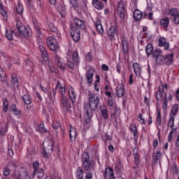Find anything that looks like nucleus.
<instances>
[{"mask_svg":"<svg viewBox=\"0 0 179 179\" xmlns=\"http://www.w3.org/2000/svg\"><path fill=\"white\" fill-rule=\"evenodd\" d=\"M158 46L164 47V50H169V48H170V43H166L164 38H159Z\"/></svg>","mask_w":179,"mask_h":179,"instance_id":"obj_16","label":"nucleus"},{"mask_svg":"<svg viewBox=\"0 0 179 179\" xmlns=\"http://www.w3.org/2000/svg\"><path fill=\"white\" fill-rule=\"evenodd\" d=\"M53 152H55L56 154H55V156L56 155L57 157H59V147L57 146L55 147Z\"/></svg>","mask_w":179,"mask_h":179,"instance_id":"obj_64","label":"nucleus"},{"mask_svg":"<svg viewBox=\"0 0 179 179\" xmlns=\"http://www.w3.org/2000/svg\"><path fill=\"white\" fill-rule=\"evenodd\" d=\"M134 159L136 166H139L141 163L139 155H134Z\"/></svg>","mask_w":179,"mask_h":179,"instance_id":"obj_54","label":"nucleus"},{"mask_svg":"<svg viewBox=\"0 0 179 179\" xmlns=\"http://www.w3.org/2000/svg\"><path fill=\"white\" fill-rule=\"evenodd\" d=\"M57 9L62 17H65V16H66V8H65V6L62 5H59Z\"/></svg>","mask_w":179,"mask_h":179,"instance_id":"obj_26","label":"nucleus"},{"mask_svg":"<svg viewBox=\"0 0 179 179\" xmlns=\"http://www.w3.org/2000/svg\"><path fill=\"white\" fill-rule=\"evenodd\" d=\"M55 146L54 145V142L51 141L48 143V145L44 148V150L43 151V157H46V159H48L50 157L51 153L54 152Z\"/></svg>","mask_w":179,"mask_h":179,"instance_id":"obj_6","label":"nucleus"},{"mask_svg":"<svg viewBox=\"0 0 179 179\" xmlns=\"http://www.w3.org/2000/svg\"><path fill=\"white\" fill-rule=\"evenodd\" d=\"M95 27L99 34H104V29L103 28V25L101 24V21L100 20L95 22Z\"/></svg>","mask_w":179,"mask_h":179,"instance_id":"obj_17","label":"nucleus"},{"mask_svg":"<svg viewBox=\"0 0 179 179\" xmlns=\"http://www.w3.org/2000/svg\"><path fill=\"white\" fill-rule=\"evenodd\" d=\"M0 13L2 15L4 19H7L8 17V14L6 13V10L3 9V6L0 3Z\"/></svg>","mask_w":179,"mask_h":179,"instance_id":"obj_43","label":"nucleus"},{"mask_svg":"<svg viewBox=\"0 0 179 179\" xmlns=\"http://www.w3.org/2000/svg\"><path fill=\"white\" fill-rule=\"evenodd\" d=\"M176 132H177V127L174 128V127H173L168 136V142L170 143H171V141H173V135L176 134Z\"/></svg>","mask_w":179,"mask_h":179,"instance_id":"obj_36","label":"nucleus"},{"mask_svg":"<svg viewBox=\"0 0 179 179\" xmlns=\"http://www.w3.org/2000/svg\"><path fill=\"white\" fill-rule=\"evenodd\" d=\"M66 65H67V67L69 69H73L74 66H75V64H73V62L68 60L67 62H66Z\"/></svg>","mask_w":179,"mask_h":179,"instance_id":"obj_59","label":"nucleus"},{"mask_svg":"<svg viewBox=\"0 0 179 179\" xmlns=\"http://www.w3.org/2000/svg\"><path fill=\"white\" fill-rule=\"evenodd\" d=\"M52 127H53L54 129H58V128H59V127H61V123H59V122H58V121H54L52 122Z\"/></svg>","mask_w":179,"mask_h":179,"instance_id":"obj_56","label":"nucleus"},{"mask_svg":"<svg viewBox=\"0 0 179 179\" xmlns=\"http://www.w3.org/2000/svg\"><path fill=\"white\" fill-rule=\"evenodd\" d=\"M56 62H57L58 68H60L62 71H64L65 69V64L59 61V57H56Z\"/></svg>","mask_w":179,"mask_h":179,"instance_id":"obj_42","label":"nucleus"},{"mask_svg":"<svg viewBox=\"0 0 179 179\" xmlns=\"http://www.w3.org/2000/svg\"><path fill=\"white\" fill-rule=\"evenodd\" d=\"M71 101H72L69 99H66L65 96H62L61 106L64 114H66V113L69 111V109L72 108Z\"/></svg>","mask_w":179,"mask_h":179,"instance_id":"obj_4","label":"nucleus"},{"mask_svg":"<svg viewBox=\"0 0 179 179\" xmlns=\"http://www.w3.org/2000/svg\"><path fill=\"white\" fill-rule=\"evenodd\" d=\"M39 51L42 58H44V61H48V53L47 52V49L43 45H39Z\"/></svg>","mask_w":179,"mask_h":179,"instance_id":"obj_13","label":"nucleus"},{"mask_svg":"<svg viewBox=\"0 0 179 179\" xmlns=\"http://www.w3.org/2000/svg\"><path fill=\"white\" fill-rule=\"evenodd\" d=\"M59 93H61L62 94V97H65L64 94H65V88L62 87V86L59 87Z\"/></svg>","mask_w":179,"mask_h":179,"instance_id":"obj_62","label":"nucleus"},{"mask_svg":"<svg viewBox=\"0 0 179 179\" xmlns=\"http://www.w3.org/2000/svg\"><path fill=\"white\" fill-rule=\"evenodd\" d=\"M129 129L131 132L134 134V139L136 142L138 141V128L136 127V124H130Z\"/></svg>","mask_w":179,"mask_h":179,"instance_id":"obj_15","label":"nucleus"},{"mask_svg":"<svg viewBox=\"0 0 179 179\" xmlns=\"http://www.w3.org/2000/svg\"><path fill=\"white\" fill-rule=\"evenodd\" d=\"M103 177L106 179H115V176H114V169L110 166H107L105 169Z\"/></svg>","mask_w":179,"mask_h":179,"instance_id":"obj_10","label":"nucleus"},{"mask_svg":"<svg viewBox=\"0 0 179 179\" xmlns=\"http://www.w3.org/2000/svg\"><path fill=\"white\" fill-rule=\"evenodd\" d=\"M22 100L24 101V103L27 105L31 104V99L30 98V95L24 94L22 96Z\"/></svg>","mask_w":179,"mask_h":179,"instance_id":"obj_39","label":"nucleus"},{"mask_svg":"<svg viewBox=\"0 0 179 179\" xmlns=\"http://www.w3.org/2000/svg\"><path fill=\"white\" fill-rule=\"evenodd\" d=\"M38 131H40L41 132V134H43V132H45V134H46L47 130L45 129V128H44V124H40L38 129Z\"/></svg>","mask_w":179,"mask_h":179,"instance_id":"obj_60","label":"nucleus"},{"mask_svg":"<svg viewBox=\"0 0 179 179\" xmlns=\"http://www.w3.org/2000/svg\"><path fill=\"white\" fill-rule=\"evenodd\" d=\"M9 110L11 113H13L14 115H20L22 114V111L17 109L16 105L13 104L10 106Z\"/></svg>","mask_w":179,"mask_h":179,"instance_id":"obj_23","label":"nucleus"},{"mask_svg":"<svg viewBox=\"0 0 179 179\" xmlns=\"http://www.w3.org/2000/svg\"><path fill=\"white\" fill-rule=\"evenodd\" d=\"M168 127H170V128H173V127H174V116H170L168 122Z\"/></svg>","mask_w":179,"mask_h":179,"instance_id":"obj_50","label":"nucleus"},{"mask_svg":"<svg viewBox=\"0 0 179 179\" xmlns=\"http://www.w3.org/2000/svg\"><path fill=\"white\" fill-rule=\"evenodd\" d=\"M3 176L6 177L7 176H9V174H10V170L9 169L8 167H5L3 169Z\"/></svg>","mask_w":179,"mask_h":179,"instance_id":"obj_55","label":"nucleus"},{"mask_svg":"<svg viewBox=\"0 0 179 179\" xmlns=\"http://www.w3.org/2000/svg\"><path fill=\"white\" fill-rule=\"evenodd\" d=\"M70 33L73 41L78 43V41L80 40V29H79V28L74 26H71Z\"/></svg>","mask_w":179,"mask_h":179,"instance_id":"obj_5","label":"nucleus"},{"mask_svg":"<svg viewBox=\"0 0 179 179\" xmlns=\"http://www.w3.org/2000/svg\"><path fill=\"white\" fill-rule=\"evenodd\" d=\"M14 33H15V31H13V30L8 31L6 29V38H8V40H9L10 41H12V40H13V34Z\"/></svg>","mask_w":179,"mask_h":179,"instance_id":"obj_37","label":"nucleus"},{"mask_svg":"<svg viewBox=\"0 0 179 179\" xmlns=\"http://www.w3.org/2000/svg\"><path fill=\"white\" fill-rule=\"evenodd\" d=\"M16 27L21 36H23L24 38H29L31 36V30L29 27H26L22 21L17 20L16 24Z\"/></svg>","mask_w":179,"mask_h":179,"instance_id":"obj_3","label":"nucleus"},{"mask_svg":"<svg viewBox=\"0 0 179 179\" xmlns=\"http://www.w3.org/2000/svg\"><path fill=\"white\" fill-rule=\"evenodd\" d=\"M124 6H125V3H124L123 1H119L117 5V10H121V9H125Z\"/></svg>","mask_w":179,"mask_h":179,"instance_id":"obj_52","label":"nucleus"},{"mask_svg":"<svg viewBox=\"0 0 179 179\" xmlns=\"http://www.w3.org/2000/svg\"><path fill=\"white\" fill-rule=\"evenodd\" d=\"M37 174V177L38 179L44 178V170L43 169H40L38 171L36 172Z\"/></svg>","mask_w":179,"mask_h":179,"instance_id":"obj_44","label":"nucleus"},{"mask_svg":"<svg viewBox=\"0 0 179 179\" xmlns=\"http://www.w3.org/2000/svg\"><path fill=\"white\" fill-rule=\"evenodd\" d=\"M170 19L175 24H179V14L175 17H171Z\"/></svg>","mask_w":179,"mask_h":179,"instance_id":"obj_51","label":"nucleus"},{"mask_svg":"<svg viewBox=\"0 0 179 179\" xmlns=\"http://www.w3.org/2000/svg\"><path fill=\"white\" fill-rule=\"evenodd\" d=\"M96 81L94 82V89L96 90V92H99L100 90L99 89V86L97 85V83H100V76L99 75L96 76Z\"/></svg>","mask_w":179,"mask_h":179,"instance_id":"obj_49","label":"nucleus"},{"mask_svg":"<svg viewBox=\"0 0 179 179\" xmlns=\"http://www.w3.org/2000/svg\"><path fill=\"white\" fill-rule=\"evenodd\" d=\"M145 52L148 57L151 54H153V45L152 43H148L145 48Z\"/></svg>","mask_w":179,"mask_h":179,"instance_id":"obj_33","label":"nucleus"},{"mask_svg":"<svg viewBox=\"0 0 179 179\" xmlns=\"http://www.w3.org/2000/svg\"><path fill=\"white\" fill-rule=\"evenodd\" d=\"M69 2L72 6V8H73V9H78V6H79V3H78V0H69Z\"/></svg>","mask_w":179,"mask_h":179,"instance_id":"obj_48","label":"nucleus"},{"mask_svg":"<svg viewBox=\"0 0 179 179\" xmlns=\"http://www.w3.org/2000/svg\"><path fill=\"white\" fill-rule=\"evenodd\" d=\"M152 58L155 59L157 65H162V59L163 58V51L160 49H156L152 52Z\"/></svg>","mask_w":179,"mask_h":179,"instance_id":"obj_7","label":"nucleus"},{"mask_svg":"<svg viewBox=\"0 0 179 179\" xmlns=\"http://www.w3.org/2000/svg\"><path fill=\"white\" fill-rule=\"evenodd\" d=\"M122 44L123 54L128 53V51H129V45L128 44V41H122Z\"/></svg>","mask_w":179,"mask_h":179,"instance_id":"obj_28","label":"nucleus"},{"mask_svg":"<svg viewBox=\"0 0 179 179\" xmlns=\"http://www.w3.org/2000/svg\"><path fill=\"white\" fill-rule=\"evenodd\" d=\"M34 29L36 31V34L39 37V38H43L44 37V34H43V31L40 28V25L37 24V22L34 23Z\"/></svg>","mask_w":179,"mask_h":179,"instance_id":"obj_20","label":"nucleus"},{"mask_svg":"<svg viewBox=\"0 0 179 179\" xmlns=\"http://www.w3.org/2000/svg\"><path fill=\"white\" fill-rule=\"evenodd\" d=\"M173 54H167L165 57L162 56V64L164 65L166 64L168 66L173 65Z\"/></svg>","mask_w":179,"mask_h":179,"instance_id":"obj_9","label":"nucleus"},{"mask_svg":"<svg viewBox=\"0 0 179 179\" xmlns=\"http://www.w3.org/2000/svg\"><path fill=\"white\" fill-rule=\"evenodd\" d=\"M102 139L105 142H107V141H111V137L110 136V135L106 133V136H102Z\"/></svg>","mask_w":179,"mask_h":179,"instance_id":"obj_61","label":"nucleus"},{"mask_svg":"<svg viewBox=\"0 0 179 179\" xmlns=\"http://www.w3.org/2000/svg\"><path fill=\"white\" fill-rule=\"evenodd\" d=\"M84 171L82 167L78 166L76 172V176L77 179H83Z\"/></svg>","mask_w":179,"mask_h":179,"instance_id":"obj_27","label":"nucleus"},{"mask_svg":"<svg viewBox=\"0 0 179 179\" xmlns=\"http://www.w3.org/2000/svg\"><path fill=\"white\" fill-rule=\"evenodd\" d=\"M33 167H34V171L32 172V177H35L36 176V172L38 171V167H40V162H38V161H35L33 163Z\"/></svg>","mask_w":179,"mask_h":179,"instance_id":"obj_31","label":"nucleus"},{"mask_svg":"<svg viewBox=\"0 0 179 179\" xmlns=\"http://www.w3.org/2000/svg\"><path fill=\"white\" fill-rule=\"evenodd\" d=\"M70 139L72 141V138L76 139V129L71 127L69 131Z\"/></svg>","mask_w":179,"mask_h":179,"instance_id":"obj_38","label":"nucleus"},{"mask_svg":"<svg viewBox=\"0 0 179 179\" xmlns=\"http://www.w3.org/2000/svg\"><path fill=\"white\" fill-rule=\"evenodd\" d=\"M72 26H73L74 27L75 26H77L78 27L81 29V30H85V29H86V25H85V22H83L82 20L78 17H74Z\"/></svg>","mask_w":179,"mask_h":179,"instance_id":"obj_11","label":"nucleus"},{"mask_svg":"<svg viewBox=\"0 0 179 179\" xmlns=\"http://www.w3.org/2000/svg\"><path fill=\"white\" fill-rule=\"evenodd\" d=\"M169 23H170V18L168 17L160 20V24L163 27H169Z\"/></svg>","mask_w":179,"mask_h":179,"instance_id":"obj_29","label":"nucleus"},{"mask_svg":"<svg viewBox=\"0 0 179 179\" xmlns=\"http://www.w3.org/2000/svg\"><path fill=\"white\" fill-rule=\"evenodd\" d=\"M0 78L1 79V82H6V72L3 69L0 70Z\"/></svg>","mask_w":179,"mask_h":179,"instance_id":"obj_45","label":"nucleus"},{"mask_svg":"<svg viewBox=\"0 0 179 179\" xmlns=\"http://www.w3.org/2000/svg\"><path fill=\"white\" fill-rule=\"evenodd\" d=\"M72 59L74 62V64H79L80 61L79 60V53L78 52V50H75L72 55Z\"/></svg>","mask_w":179,"mask_h":179,"instance_id":"obj_32","label":"nucleus"},{"mask_svg":"<svg viewBox=\"0 0 179 179\" xmlns=\"http://www.w3.org/2000/svg\"><path fill=\"white\" fill-rule=\"evenodd\" d=\"M69 94L70 100L73 104V103L76 101V93H75V91H73V90H69Z\"/></svg>","mask_w":179,"mask_h":179,"instance_id":"obj_30","label":"nucleus"},{"mask_svg":"<svg viewBox=\"0 0 179 179\" xmlns=\"http://www.w3.org/2000/svg\"><path fill=\"white\" fill-rule=\"evenodd\" d=\"M8 108H9V102H8V99H3V113H8Z\"/></svg>","mask_w":179,"mask_h":179,"instance_id":"obj_35","label":"nucleus"},{"mask_svg":"<svg viewBox=\"0 0 179 179\" xmlns=\"http://www.w3.org/2000/svg\"><path fill=\"white\" fill-rule=\"evenodd\" d=\"M92 4L96 9H99V10H101V9L104 8V6L100 0H92Z\"/></svg>","mask_w":179,"mask_h":179,"instance_id":"obj_21","label":"nucleus"},{"mask_svg":"<svg viewBox=\"0 0 179 179\" xmlns=\"http://www.w3.org/2000/svg\"><path fill=\"white\" fill-rule=\"evenodd\" d=\"M124 92H125L124 85H118L116 87V93H117V97H122V96H124Z\"/></svg>","mask_w":179,"mask_h":179,"instance_id":"obj_22","label":"nucleus"},{"mask_svg":"<svg viewBox=\"0 0 179 179\" xmlns=\"http://www.w3.org/2000/svg\"><path fill=\"white\" fill-rule=\"evenodd\" d=\"M153 160L155 163H159L160 159H162V152L157 150L156 152H153Z\"/></svg>","mask_w":179,"mask_h":179,"instance_id":"obj_25","label":"nucleus"},{"mask_svg":"<svg viewBox=\"0 0 179 179\" xmlns=\"http://www.w3.org/2000/svg\"><path fill=\"white\" fill-rule=\"evenodd\" d=\"M59 86H61V83H60L59 81H57L56 87L52 90V94H53V96L55 97V94H57V90L58 89V87H59Z\"/></svg>","mask_w":179,"mask_h":179,"instance_id":"obj_57","label":"nucleus"},{"mask_svg":"<svg viewBox=\"0 0 179 179\" xmlns=\"http://www.w3.org/2000/svg\"><path fill=\"white\" fill-rule=\"evenodd\" d=\"M115 31H117V25H112L108 30V37L110 38V40H114Z\"/></svg>","mask_w":179,"mask_h":179,"instance_id":"obj_12","label":"nucleus"},{"mask_svg":"<svg viewBox=\"0 0 179 179\" xmlns=\"http://www.w3.org/2000/svg\"><path fill=\"white\" fill-rule=\"evenodd\" d=\"M142 114L141 113H139L138 114V117L140 118V120H139V122L140 124H146V122L145 121V119L143 117H142Z\"/></svg>","mask_w":179,"mask_h":179,"instance_id":"obj_63","label":"nucleus"},{"mask_svg":"<svg viewBox=\"0 0 179 179\" xmlns=\"http://www.w3.org/2000/svg\"><path fill=\"white\" fill-rule=\"evenodd\" d=\"M47 44L51 51H55L58 48V43L57 39L52 36L47 38Z\"/></svg>","mask_w":179,"mask_h":179,"instance_id":"obj_8","label":"nucleus"},{"mask_svg":"<svg viewBox=\"0 0 179 179\" xmlns=\"http://www.w3.org/2000/svg\"><path fill=\"white\" fill-rule=\"evenodd\" d=\"M133 69H134V72L136 75V76H141V72L142 71L141 69V65L138 64V62H134L133 64Z\"/></svg>","mask_w":179,"mask_h":179,"instance_id":"obj_18","label":"nucleus"},{"mask_svg":"<svg viewBox=\"0 0 179 179\" xmlns=\"http://www.w3.org/2000/svg\"><path fill=\"white\" fill-rule=\"evenodd\" d=\"M16 10H17V13H18V15H22L23 13V6L19 4Z\"/></svg>","mask_w":179,"mask_h":179,"instance_id":"obj_58","label":"nucleus"},{"mask_svg":"<svg viewBox=\"0 0 179 179\" xmlns=\"http://www.w3.org/2000/svg\"><path fill=\"white\" fill-rule=\"evenodd\" d=\"M134 19L136 21L141 20L143 17V13L139 10H135L133 13Z\"/></svg>","mask_w":179,"mask_h":179,"instance_id":"obj_19","label":"nucleus"},{"mask_svg":"<svg viewBox=\"0 0 179 179\" xmlns=\"http://www.w3.org/2000/svg\"><path fill=\"white\" fill-rule=\"evenodd\" d=\"M156 124H157V125H159V127H162V113L160 112V110H158V113H157V116L156 118Z\"/></svg>","mask_w":179,"mask_h":179,"instance_id":"obj_40","label":"nucleus"},{"mask_svg":"<svg viewBox=\"0 0 179 179\" xmlns=\"http://www.w3.org/2000/svg\"><path fill=\"white\" fill-rule=\"evenodd\" d=\"M11 86L14 89H17L19 87V79L16 74H13L11 76Z\"/></svg>","mask_w":179,"mask_h":179,"instance_id":"obj_14","label":"nucleus"},{"mask_svg":"<svg viewBox=\"0 0 179 179\" xmlns=\"http://www.w3.org/2000/svg\"><path fill=\"white\" fill-rule=\"evenodd\" d=\"M83 165L85 171H94V161L90 160V157L87 152H85L83 154Z\"/></svg>","mask_w":179,"mask_h":179,"instance_id":"obj_2","label":"nucleus"},{"mask_svg":"<svg viewBox=\"0 0 179 179\" xmlns=\"http://www.w3.org/2000/svg\"><path fill=\"white\" fill-rule=\"evenodd\" d=\"M47 24L51 31L53 33H57V27H55L52 22L47 20Z\"/></svg>","mask_w":179,"mask_h":179,"instance_id":"obj_34","label":"nucleus"},{"mask_svg":"<svg viewBox=\"0 0 179 179\" xmlns=\"http://www.w3.org/2000/svg\"><path fill=\"white\" fill-rule=\"evenodd\" d=\"M169 15H171V17H173L179 15L178 10L176 8H173L169 10Z\"/></svg>","mask_w":179,"mask_h":179,"instance_id":"obj_41","label":"nucleus"},{"mask_svg":"<svg viewBox=\"0 0 179 179\" xmlns=\"http://www.w3.org/2000/svg\"><path fill=\"white\" fill-rule=\"evenodd\" d=\"M101 111L104 120H108V114L107 113V109H101Z\"/></svg>","mask_w":179,"mask_h":179,"instance_id":"obj_53","label":"nucleus"},{"mask_svg":"<svg viewBox=\"0 0 179 179\" xmlns=\"http://www.w3.org/2000/svg\"><path fill=\"white\" fill-rule=\"evenodd\" d=\"M93 75H94L93 69H90L88 71H87L86 76H87V80L88 83H93Z\"/></svg>","mask_w":179,"mask_h":179,"instance_id":"obj_24","label":"nucleus"},{"mask_svg":"<svg viewBox=\"0 0 179 179\" xmlns=\"http://www.w3.org/2000/svg\"><path fill=\"white\" fill-rule=\"evenodd\" d=\"M177 113H178V105L175 104L172 106L171 115H177Z\"/></svg>","mask_w":179,"mask_h":179,"instance_id":"obj_47","label":"nucleus"},{"mask_svg":"<svg viewBox=\"0 0 179 179\" xmlns=\"http://www.w3.org/2000/svg\"><path fill=\"white\" fill-rule=\"evenodd\" d=\"M88 96L89 103L86 102L84 103V118L87 124L92 121V117L94 115L93 111H96L99 108L100 103V97L97 94L89 92Z\"/></svg>","mask_w":179,"mask_h":179,"instance_id":"obj_1","label":"nucleus"},{"mask_svg":"<svg viewBox=\"0 0 179 179\" xmlns=\"http://www.w3.org/2000/svg\"><path fill=\"white\" fill-rule=\"evenodd\" d=\"M117 13H118L120 19H122V20H124V19H125V8L121 9V10H117Z\"/></svg>","mask_w":179,"mask_h":179,"instance_id":"obj_46","label":"nucleus"}]
</instances>
